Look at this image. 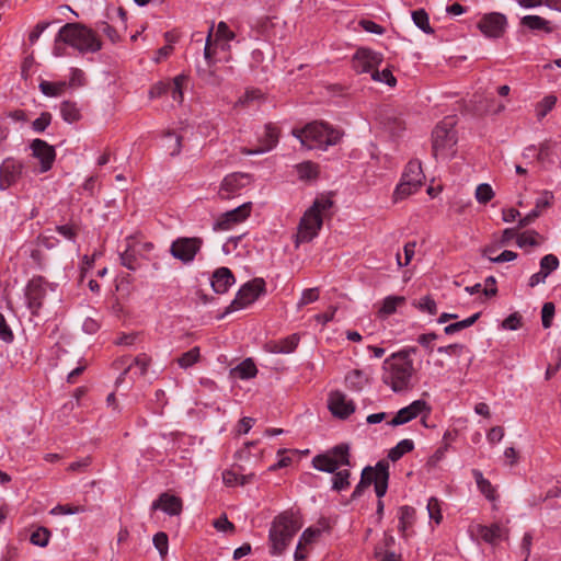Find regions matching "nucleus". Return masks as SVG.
<instances>
[{
	"label": "nucleus",
	"mask_w": 561,
	"mask_h": 561,
	"mask_svg": "<svg viewBox=\"0 0 561 561\" xmlns=\"http://www.w3.org/2000/svg\"><path fill=\"white\" fill-rule=\"evenodd\" d=\"M301 527L302 522L298 513L290 510L278 514L273 519L268 531L270 553L283 554Z\"/></svg>",
	"instance_id": "nucleus-1"
},
{
	"label": "nucleus",
	"mask_w": 561,
	"mask_h": 561,
	"mask_svg": "<svg viewBox=\"0 0 561 561\" xmlns=\"http://www.w3.org/2000/svg\"><path fill=\"white\" fill-rule=\"evenodd\" d=\"M415 373L413 360L391 354L383 360L381 379L393 392H404L413 387L412 378Z\"/></svg>",
	"instance_id": "nucleus-2"
},
{
	"label": "nucleus",
	"mask_w": 561,
	"mask_h": 561,
	"mask_svg": "<svg viewBox=\"0 0 561 561\" xmlns=\"http://www.w3.org/2000/svg\"><path fill=\"white\" fill-rule=\"evenodd\" d=\"M62 42L77 49L80 54L96 53L102 42L96 33L81 23H67L57 33V43Z\"/></svg>",
	"instance_id": "nucleus-3"
},
{
	"label": "nucleus",
	"mask_w": 561,
	"mask_h": 561,
	"mask_svg": "<svg viewBox=\"0 0 561 561\" xmlns=\"http://www.w3.org/2000/svg\"><path fill=\"white\" fill-rule=\"evenodd\" d=\"M293 135L298 138L307 149H327L336 145L341 138L340 130L323 122H311L304 128H294Z\"/></svg>",
	"instance_id": "nucleus-4"
},
{
	"label": "nucleus",
	"mask_w": 561,
	"mask_h": 561,
	"mask_svg": "<svg viewBox=\"0 0 561 561\" xmlns=\"http://www.w3.org/2000/svg\"><path fill=\"white\" fill-rule=\"evenodd\" d=\"M331 199H316L300 219L297 232V243L310 242L318 236L322 227V213L331 208Z\"/></svg>",
	"instance_id": "nucleus-5"
},
{
	"label": "nucleus",
	"mask_w": 561,
	"mask_h": 561,
	"mask_svg": "<svg viewBox=\"0 0 561 561\" xmlns=\"http://www.w3.org/2000/svg\"><path fill=\"white\" fill-rule=\"evenodd\" d=\"M433 153L435 157H450L457 144L456 130L451 117L445 118L433 130Z\"/></svg>",
	"instance_id": "nucleus-6"
},
{
	"label": "nucleus",
	"mask_w": 561,
	"mask_h": 561,
	"mask_svg": "<svg viewBox=\"0 0 561 561\" xmlns=\"http://www.w3.org/2000/svg\"><path fill=\"white\" fill-rule=\"evenodd\" d=\"M265 293L263 278H254L245 283L237 293L234 299L227 307L226 313L243 309L254 302L260 295Z\"/></svg>",
	"instance_id": "nucleus-7"
},
{
	"label": "nucleus",
	"mask_w": 561,
	"mask_h": 561,
	"mask_svg": "<svg viewBox=\"0 0 561 561\" xmlns=\"http://www.w3.org/2000/svg\"><path fill=\"white\" fill-rule=\"evenodd\" d=\"M203 239L199 237H179L170 245L171 255L183 264H190L195 260L196 254L203 247Z\"/></svg>",
	"instance_id": "nucleus-8"
},
{
	"label": "nucleus",
	"mask_w": 561,
	"mask_h": 561,
	"mask_svg": "<svg viewBox=\"0 0 561 561\" xmlns=\"http://www.w3.org/2000/svg\"><path fill=\"white\" fill-rule=\"evenodd\" d=\"M49 287V283L43 276H34L28 280L25 287V298L27 308L33 316H38Z\"/></svg>",
	"instance_id": "nucleus-9"
},
{
	"label": "nucleus",
	"mask_w": 561,
	"mask_h": 561,
	"mask_svg": "<svg viewBox=\"0 0 561 561\" xmlns=\"http://www.w3.org/2000/svg\"><path fill=\"white\" fill-rule=\"evenodd\" d=\"M481 33L489 38H500L507 26L506 16L499 12L484 14L477 24Z\"/></svg>",
	"instance_id": "nucleus-10"
},
{
	"label": "nucleus",
	"mask_w": 561,
	"mask_h": 561,
	"mask_svg": "<svg viewBox=\"0 0 561 561\" xmlns=\"http://www.w3.org/2000/svg\"><path fill=\"white\" fill-rule=\"evenodd\" d=\"M251 176L248 173L234 172L224 178L218 195L222 199H230L240 194V191L248 186Z\"/></svg>",
	"instance_id": "nucleus-11"
},
{
	"label": "nucleus",
	"mask_w": 561,
	"mask_h": 561,
	"mask_svg": "<svg viewBox=\"0 0 561 561\" xmlns=\"http://www.w3.org/2000/svg\"><path fill=\"white\" fill-rule=\"evenodd\" d=\"M382 55L368 48H359L352 59V67L357 73L373 72L381 62Z\"/></svg>",
	"instance_id": "nucleus-12"
},
{
	"label": "nucleus",
	"mask_w": 561,
	"mask_h": 561,
	"mask_svg": "<svg viewBox=\"0 0 561 561\" xmlns=\"http://www.w3.org/2000/svg\"><path fill=\"white\" fill-rule=\"evenodd\" d=\"M251 213V203H244L241 206L228 210L220 215V217L214 224V230H229L233 226L245 220Z\"/></svg>",
	"instance_id": "nucleus-13"
},
{
	"label": "nucleus",
	"mask_w": 561,
	"mask_h": 561,
	"mask_svg": "<svg viewBox=\"0 0 561 561\" xmlns=\"http://www.w3.org/2000/svg\"><path fill=\"white\" fill-rule=\"evenodd\" d=\"M424 412L428 415L431 407L425 400H415L408 407L400 409L388 424L391 426H399L412 421Z\"/></svg>",
	"instance_id": "nucleus-14"
},
{
	"label": "nucleus",
	"mask_w": 561,
	"mask_h": 561,
	"mask_svg": "<svg viewBox=\"0 0 561 561\" xmlns=\"http://www.w3.org/2000/svg\"><path fill=\"white\" fill-rule=\"evenodd\" d=\"M22 162L8 158L0 165V190H7L14 185L22 176Z\"/></svg>",
	"instance_id": "nucleus-15"
},
{
	"label": "nucleus",
	"mask_w": 561,
	"mask_h": 561,
	"mask_svg": "<svg viewBox=\"0 0 561 561\" xmlns=\"http://www.w3.org/2000/svg\"><path fill=\"white\" fill-rule=\"evenodd\" d=\"M30 148L33 157H35L41 163V172H47L50 170L56 158L55 148L39 138L34 139L31 142Z\"/></svg>",
	"instance_id": "nucleus-16"
},
{
	"label": "nucleus",
	"mask_w": 561,
	"mask_h": 561,
	"mask_svg": "<svg viewBox=\"0 0 561 561\" xmlns=\"http://www.w3.org/2000/svg\"><path fill=\"white\" fill-rule=\"evenodd\" d=\"M329 410L339 419H346L355 411V404L341 391H332L328 400Z\"/></svg>",
	"instance_id": "nucleus-17"
},
{
	"label": "nucleus",
	"mask_w": 561,
	"mask_h": 561,
	"mask_svg": "<svg viewBox=\"0 0 561 561\" xmlns=\"http://www.w3.org/2000/svg\"><path fill=\"white\" fill-rule=\"evenodd\" d=\"M124 365H127L119 377L116 379V383L123 382L125 376L127 374H131L133 376H145L148 371V368L151 364V357L146 353H141L137 355L133 362L127 363L125 358L122 359Z\"/></svg>",
	"instance_id": "nucleus-18"
},
{
	"label": "nucleus",
	"mask_w": 561,
	"mask_h": 561,
	"mask_svg": "<svg viewBox=\"0 0 561 561\" xmlns=\"http://www.w3.org/2000/svg\"><path fill=\"white\" fill-rule=\"evenodd\" d=\"M389 480V463L380 460L373 467L371 484L375 485L376 495L379 500L386 494Z\"/></svg>",
	"instance_id": "nucleus-19"
},
{
	"label": "nucleus",
	"mask_w": 561,
	"mask_h": 561,
	"mask_svg": "<svg viewBox=\"0 0 561 561\" xmlns=\"http://www.w3.org/2000/svg\"><path fill=\"white\" fill-rule=\"evenodd\" d=\"M278 138H279V130L278 128L273 125V124H266L265 125V131H264V136L263 138L261 139V144L262 146L257 149H242V153H245V154H259V153H263V152H266V151H270L272 150L278 142Z\"/></svg>",
	"instance_id": "nucleus-20"
},
{
	"label": "nucleus",
	"mask_w": 561,
	"mask_h": 561,
	"mask_svg": "<svg viewBox=\"0 0 561 561\" xmlns=\"http://www.w3.org/2000/svg\"><path fill=\"white\" fill-rule=\"evenodd\" d=\"M162 510L171 516L180 515L183 508L182 500L169 493H162L158 500L152 503V510Z\"/></svg>",
	"instance_id": "nucleus-21"
},
{
	"label": "nucleus",
	"mask_w": 561,
	"mask_h": 561,
	"mask_svg": "<svg viewBox=\"0 0 561 561\" xmlns=\"http://www.w3.org/2000/svg\"><path fill=\"white\" fill-rule=\"evenodd\" d=\"M299 341V334L294 333L284 339L267 342L265 348L274 354H290L297 348Z\"/></svg>",
	"instance_id": "nucleus-22"
},
{
	"label": "nucleus",
	"mask_w": 561,
	"mask_h": 561,
	"mask_svg": "<svg viewBox=\"0 0 561 561\" xmlns=\"http://www.w3.org/2000/svg\"><path fill=\"white\" fill-rule=\"evenodd\" d=\"M234 282V276L228 267H219L213 274L211 287L217 294H225Z\"/></svg>",
	"instance_id": "nucleus-23"
},
{
	"label": "nucleus",
	"mask_w": 561,
	"mask_h": 561,
	"mask_svg": "<svg viewBox=\"0 0 561 561\" xmlns=\"http://www.w3.org/2000/svg\"><path fill=\"white\" fill-rule=\"evenodd\" d=\"M126 248L123 252L119 253V261L123 266L128 268L129 271H136L140 266V261L138 257V250L136 247V242L133 238H128Z\"/></svg>",
	"instance_id": "nucleus-24"
},
{
	"label": "nucleus",
	"mask_w": 561,
	"mask_h": 561,
	"mask_svg": "<svg viewBox=\"0 0 561 561\" xmlns=\"http://www.w3.org/2000/svg\"><path fill=\"white\" fill-rule=\"evenodd\" d=\"M553 199V195L551 192L546 191L540 198L536 201L535 208L528 213L524 218L519 220V228L527 227L533 221H535L541 214L543 208H547L551 205Z\"/></svg>",
	"instance_id": "nucleus-25"
},
{
	"label": "nucleus",
	"mask_w": 561,
	"mask_h": 561,
	"mask_svg": "<svg viewBox=\"0 0 561 561\" xmlns=\"http://www.w3.org/2000/svg\"><path fill=\"white\" fill-rule=\"evenodd\" d=\"M520 25L527 27L530 31H542L550 34L554 31V26L550 21L539 15H525L520 20Z\"/></svg>",
	"instance_id": "nucleus-26"
},
{
	"label": "nucleus",
	"mask_w": 561,
	"mask_h": 561,
	"mask_svg": "<svg viewBox=\"0 0 561 561\" xmlns=\"http://www.w3.org/2000/svg\"><path fill=\"white\" fill-rule=\"evenodd\" d=\"M404 304L405 297L403 296H388L382 300L381 306L378 309V317L386 319L396 313L397 309L402 307Z\"/></svg>",
	"instance_id": "nucleus-27"
},
{
	"label": "nucleus",
	"mask_w": 561,
	"mask_h": 561,
	"mask_svg": "<svg viewBox=\"0 0 561 561\" xmlns=\"http://www.w3.org/2000/svg\"><path fill=\"white\" fill-rule=\"evenodd\" d=\"M402 180L412 182V185L422 186L424 174L422 171L421 162L417 160H411L410 162H408L402 174Z\"/></svg>",
	"instance_id": "nucleus-28"
},
{
	"label": "nucleus",
	"mask_w": 561,
	"mask_h": 561,
	"mask_svg": "<svg viewBox=\"0 0 561 561\" xmlns=\"http://www.w3.org/2000/svg\"><path fill=\"white\" fill-rule=\"evenodd\" d=\"M311 462L314 469L328 473H333L340 469L337 462L327 451L314 456Z\"/></svg>",
	"instance_id": "nucleus-29"
},
{
	"label": "nucleus",
	"mask_w": 561,
	"mask_h": 561,
	"mask_svg": "<svg viewBox=\"0 0 561 561\" xmlns=\"http://www.w3.org/2000/svg\"><path fill=\"white\" fill-rule=\"evenodd\" d=\"M472 476L476 480L477 486L479 491L490 501H494L496 499V491L491 482L485 479L482 472L478 469L472 470Z\"/></svg>",
	"instance_id": "nucleus-30"
},
{
	"label": "nucleus",
	"mask_w": 561,
	"mask_h": 561,
	"mask_svg": "<svg viewBox=\"0 0 561 561\" xmlns=\"http://www.w3.org/2000/svg\"><path fill=\"white\" fill-rule=\"evenodd\" d=\"M38 88L44 95L56 98L65 93L66 89L68 88V83L66 81L51 82L42 80Z\"/></svg>",
	"instance_id": "nucleus-31"
},
{
	"label": "nucleus",
	"mask_w": 561,
	"mask_h": 561,
	"mask_svg": "<svg viewBox=\"0 0 561 561\" xmlns=\"http://www.w3.org/2000/svg\"><path fill=\"white\" fill-rule=\"evenodd\" d=\"M345 382L350 389L359 391L367 385L368 376L359 369H354L346 375Z\"/></svg>",
	"instance_id": "nucleus-32"
},
{
	"label": "nucleus",
	"mask_w": 561,
	"mask_h": 561,
	"mask_svg": "<svg viewBox=\"0 0 561 561\" xmlns=\"http://www.w3.org/2000/svg\"><path fill=\"white\" fill-rule=\"evenodd\" d=\"M60 114L65 122L76 123L81 118V112L76 102L64 101L60 104Z\"/></svg>",
	"instance_id": "nucleus-33"
},
{
	"label": "nucleus",
	"mask_w": 561,
	"mask_h": 561,
	"mask_svg": "<svg viewBox=\"0 0 561 561\" xmlns=\"http://www.w3.org/2000/svg\"><path fill=\"white\" fill-rule=\"evenodd\" d=\"M337 462L339 467L348 466L351 462L350 447L347 444H340L327 451Z\"/></svg>",
	"instance_id": "nucleus-34"
},
{
	"label": "nucleus",
	"mask_w": 561,
	"mask_h": 561,
	"mask_svg": "<svg viewBox=\"0 0 561 561\" xmlns=\"http://www.w3.org/2000/svg\"><path fill=\"white\" fill-rule=\"evenodd\" d=\"M187 78L183 75L176 76L172 81L168 82V92L175 102L182 103L183 101V87Z\"/></svg>",
	"instance_id": "nucleus-35"
},
{
	"label": "nucleus",
	"mask_w": 561,
	"mask_h": 561,
	"mask_svg": "<svg viewBox=\"0 0 561 561\" xmlns=\"http://www.w3.org/2000/svg\"><path fill=\"white\" fill-rule=\"evenodd\" d=\"M415 510L411 506L404 505L399 508V531L405 536L409 527L414 523Z\"/></svg>",
	"instance_id": "nucleus-36"
},
{
	"label": "nucleus",
	"mask_w": 561,
	"mask_h": 561,
	"mask_svg": "<svg viewBox=\"0 0 561 561\" xmlns=\"http://www.w3.org/2000/svg\"><path fill=\"white\" fill-rule=\"evenodd\" d=\"M236 34L229 30L226 22H219L217 25L216 34H215V45H217L219 42L225 41L226 43L220 44V47L222 50H226L229 48L228 42L234 39Z\"/></svg>",
	"instance_id": "nucleus-37"
},
{
	"label": "nucleus",
	"mask_w": 561,
	"mask_h": 561,
	"mask_svg": "<svg viewBox=\"0 0 561 561\" xmlns=\"http://www.w3.org/2000/svg\"><path fill=\"white\" fill-rule=\"evenodd\" d=\"M371 473H373V467L368 466L365 467L362 471L360 481L355 486L351 500H357L359 499L364 491L371 484Z\"/></svg>",
	"instance_id": "nucleus-38"
},
{
	"label": "nucleus",
	"mask_w": 561,
	"mask_h": 561,
	"mask_svg": "<svg viewBox=\"0 0 561 561\" xmlns=\"http://www.w3.org/2000/svg\"><path fill=\"white\" fill-rule=\"evenodd\" d=\"M505 530L497 524L484 526L480 530L482 539L490 543H495L504 536Z\"/></svg>",
	"instance_id": "nucleus-39"
},
{
	"label": "nucleus",
	"mask_w": 561,
	"mask_h": 561,
	"mask_svg": "<svg viewBox=\"0 0 561 561\" xmlns=\"http://www.w3.org/2000/svg\"><path fill=\"white\" fill-rule=\"evenodd\" d=\"M413 448H414L413 440L402 439L393 448L390 449V451L388 454V458L391 461H398L403 455L412 451Z\"/></svg>",
	"instance_id": "nucleus-40"
},
{
	"label": "nucleus",
	"mask_w": 561,
	"mask_h": 561,
	"mask_svg": "<svg viewBox=\"0 0 561 561\" xmlns=\"http://www.w3.org/2000/svg\"><path fill=\"white\" fill-rule=\"evenodd\" d=\"M351 472L348 469H342L333 472L332 490L341 492L350 486Z\"/></svg>",
	"instance_id": "nucleus-41"
},
{
	"label": "nucleus",
	"mask_w": 561,
	"mask_h": 561,
	"mask_svg": "<svg viewBox=\"0 0 561 561\" xmlns=\"http://www.w3.org/2000/svg\"><path fill=\"white\" fill-rule=\"evenodd\" d=\"M233 373L240 379H249L256 375L257 368L251 358H247L233 369Z\"/></svg>",
	"instance_id": "nucleus-42"
},
{
	"label": "nucleus",
	"mask_w": 561,
	"mask_h": 561,
	"mask_svg": "<svg viewBox=\"0 0 561 561\" xmlns=\"http://www.w3.org/2000/svg\"><path fill=\"white\" fill-rule=\"evenodd\" d=\"M297 174L300 180H313L318 176V165L311 161H306L296 165Z\"/></svg>",
	"instance_id": "nucleus-43"
},
{
	"label": "nucleus",
	"mask_w": 561,
	"mask_h": 561,
	"mask_svg": "<svg viewBox=\"0 0 561 561\" xmlns=\"http://www.w3.org/2000/svg\"><path fill=\"white\" fill-rule=\"evenodd\" d=\"M420 187V185H412V182H408L401 179V182L397 185L393 193L394 202L407 198L408 196L417 192Z\"/></svg>",
	"instance_id": "nucleus-44"
},
{
	"label": "nucleus",
	"mask_w": 561,
	"mask_h": 561,
	"mask_svg": "<svg viewBox=\"0 0 561 561\" xmlns=\"http://www.w3.org/2000/svg\"><path fill=\"white\" fill-rule=\"evenodd\" d=\"M480 318V312H477L474 314H472L471 317L465 319V320H461V321H458V322H454V323H450L448 325H446L444 328V332L447 334V335H451V334H455L457 332H460L461 330H465L469 327H471L473 323H476V321Z\"/></svg>",
	"instance_id": "nucleus-45"
},
{
	"label": "nucleus",
	"mask_w": 561,
	"mask_h": 561,
	"mask_svg": "<svg viewBox=\"0 0 561 561\" xmlns=\"http://www.w3.org/2000/svg\"><path fill=\"white\" fill-rule=\"evenodd\" d=\"M412 20L414 24L426 34H433L434 30L430 25L428 14L424 9H419L412 12Z\"/></svg>",
	"instance_id": "nucleus-46"
},
{
	"label": "nucleus",
	"mask_w": 561,
	"mask_h": 561,
	"mask_svg": "<svg viewBox=\"0 0 561 561\" xmlns=\"http://www.w3.org/2000/svg\"><path fill=\"white\" fill-rule=\"evenodd\" d=\"M199 357H201L199 347L195 346V347L191 348L190 351L183 353L176 359V362L181 368L186 369V368L193 366L194 364H196L199 360Z\"/></svg>",
	"instance_id": "nucleus-47"
},
{
	"label": "nucleus",
	"mask_w": 561,
	"mask_h": 561,
	"mask_svg": "<svg viewBox=\"0 0 561 561\" xmlns=\"http://www.w3.org/2000/svg\"><path fill=\"white\" fill-rule=\"evenodd\" d=\"M539 233L535 230L525 231L516 237V243L519 248H524L526 245L537 247L539 242L537 238Z\"/></svg>",
	"instance_id": "nucleus-48"
},
{
	"label": "nucleus",
	"mask_w": 561,
	"mask_h": 561,
	"mask_svg": "<svg viewBox=\"0 0 561 561\" xmlns=\"http://www.w3.org/2000/svg\"><path fill=\"white\" fill-rule=\"evenodd\" d=\"M50 533L45 527H38L31 535V542L38 547H46L48 545Z\"/></svg>",
	"instance_id": "nucleus-49"
},
{
	"label": "nucleus",
	"mask_w": 561,
	"mask_h": 561,
	"mask_svg": "<svg viewBox=\"0 0 561 561\" xmlns=\"http://www.w3.org/2000/svg\"><path fill=\"white\" fill-rule=\"evenodd\" d=\"M559 266V260L554 254H547L540 260V272L547 277Z\"/></svg>",
	"instance_id": "nucleus-50"
},
{
	"label": "nucleus",
	"mask_w": 561,
	"mask_h": 561,
	"mask_svg": "<svg viewBox=\"0 0 561 561\" xmlns=\"http://www.w3.org/2000/svg\"><path fill=\"white\" fill-rule=\"evenodd\" d=\"M494 197V192L490 184L482 183L476 188V198L480 204H486Z\"/></svg>",
	"instance_id": "nucleus-51"
},
{
	"label": "nucleus",
	"mask_w": 561,
	"mask_h": 561,
	"mask_svg": "<svg viewBox=\"0 0 561 561\" xmlns=\"http://www.w3.org/2000/svg\"><path fill=\"white\" fill-rule=\"evenodd\" d=\"M413 306H415L420 311L427 312L432 316L437 313V305L431 296H425L421 298L417 302L414 301Z\"/></svg>",
	"instance_id": "nucleus-52"
},
{
	"label": "nucleus",
	"mask_w": 561,
	"mask_h": 561,
	"mask_svg": "<svg viewBox=\"0 0 561 561\" xmlns=\"http://www.w3.org/2000/svg\"><path fill=\"white\" fill-rule=\"evenodd\" d=\"M557 98L554 95H547L542 99V101L537 105V116L538 118H543L556 105Z\"/></svg>",
	"instance_id": "nucleus-53"
},
{
	"label": "nucleus",
	"mask_w": 561,
	"mask_h": 561,
	"mask_svg": "<svg viewBox=\"0 0 561 561\" xmlns=\"http://www.w3.org/2000/svg\"><path fill=\"white\" fill-rule=\"evenodd\" d=\"M371 78L375 81L385 82L389 87H394L397 83L396 78L393 77L390 69L386 68L382 71H378L377 68L373 71Z\"/></svg>",
	"instance_id": "nucleus-54"
},
{
	"label": "nucleus",
	"mask_w": 561,
	"mask_h": 561,
	"mask_svg": "<svg viewBox=\"0 0 561 561\" xmlns=\"http://www.w3.org/2000/svg\"><path fill=\"white\" fill-rule=\"evenodd\" d=\"M51 114L49 112H43L41 115L32 123V128L36 133H43L51 123Z\"/></svg>",
	"instance_id": "nucleus-55"
},
{
	"label": "nucleus",
	"mask_w": 561,
	"mask_h": 561,
	"mask_svg": "<svg viewBox=\"0 0 561 561\" xmlns=\"http://www.w3.org/2000/svg\"><path fill=\"white\" fill-rule=\"evenodd\" d=\"M554 311H556V308H554V305L552 302H546L542 306V309H541V322H542V327L545 329H548V328L551 327L552 319H553V316H554Z\"/></svg>",
	"instance_id": "nucleus-56"
},
{
	"label": "nucleus",
	"mask_w": 561,
	"mask_h": 561,
	"mask_svg": "<svg viewBox=\"0 0 561 561\" xmlns=\"http://www.w3.org/2000/svg\"><path fill=\"white\" fill-rule=\"evenodd\" d=\"M319 299V288H308L305 289L301 294L300 300L298 302V307L307 306L311 302H314Z\"/></svg>",
	"instance_id": "nucleus-57"
},
{
	"label": "nucleus",
	"mask_w": 561,
	"mask_h": 561,
	"mask_svg": "<svg viewBox=\"0 0 561 561\" xmlns=\"http://www.w3.org/2000/svg\"><path fill=\"white\" fill-rule=\"evenodd\" d=\"M85 511L84 506L81 505H57L54 507L50 513L51 514H61V515H68V514H79L83 513Z\"/></svg>",
	"instance_id": "nucleus-58"
},
{
	"label": "nucleus",
	"mask_w": 561,
	"mask_h": 561,
	"mask_svg": "<svg viewBox=\"0 0 561 561\" xmlns=\"http://www.w3.org/2000/svg\"><path fill=\"white\" fill-rule=\"evenodd\" d=\"M96 26L105 36L108 37V39L112 43H117L119 41L121 37H119L117 31L112 25H110L106 21L99 22L96 24Z\"/></svg>",
	"instance_id": "nucleus-59"
},
{
	"label": "nucleus",
	"mask_w": 561,
	"mask_h": 561,
	"mask_svg": "<svg viewBox=\"0 0 561 561\" xmlns=\"http://www.w3.org/2000/svg\"><path fill=\"white\" fill-rule=\"evenodd\" d=\"M168 535L163 531L157 533L153 536V545L162 557L168 553Z\"/></svg>",
	"instance_id": "nucleus-60"
},
{
	"label": "nucleus",
	"mask_w": 561,
	"mask_h": 561,
	"mask_svg": "<svg viewBox=\"0 0 561 561\" xmlns=\"http://www.w3.org/2000/svg\"><path fill=\"white\" fill-rule=\"evenodd\" d=\"M164 137L167 139H169L170 141H172V144L170 146H168V149L170 150V154L171 156H175V154H179L180 151H181V142H182V137L176 135L174 131H168Z\"/></svg>",
	"instance_id": "nucleus-61"
},
{
	"label": "nucleus",
	"mask_w": 561,
	"mask_h": 561,
	"mask_svg": "<svg viewBox=\"0 0 561 561\" xmlns=\"http://www.w3.org/2000/svg\"><path fill=\"white\" fill-rule=\"evenodd\" d=\"M427 512L432 519L437 524L442 520L440 505L436 497H431L427 502Z\"/></svg>",
	"instance_id": "nucleus-62"
},
{
	"label": "nucleus",
	"mask_w": 561,
	"mask_h": 561,
	"mask_svg": "<svg viewBox=\"0 0 561 561\" xmlns=\"http://www.w3.org/2000/svg\"><path fill=\"white\" fill-rule=\"evenodd\" d=\"M531 545H533V535L530 533H526L522 539V543L519 546V553L524 557L523 561H527L530 551H531Z\"/></svg>",
	"instance_id": "nucleus-63"
},
{
	"label": "nucleus",
	"mask_w": 561,
	"mask_h": 561,
	"mask_svg": "<svg viewBox=\"0 0 561 561\" xmlns=\"http://www.w3.org/2000/svg\"><path fill=\"white\" fill-rule=\"evenodd\" d=\"M520 327H522V317L517 312L510 314L502 322V328L505 330H517Z\"/></svg>",
	"instance_id": "nucleus-64"
}]
</instances>
